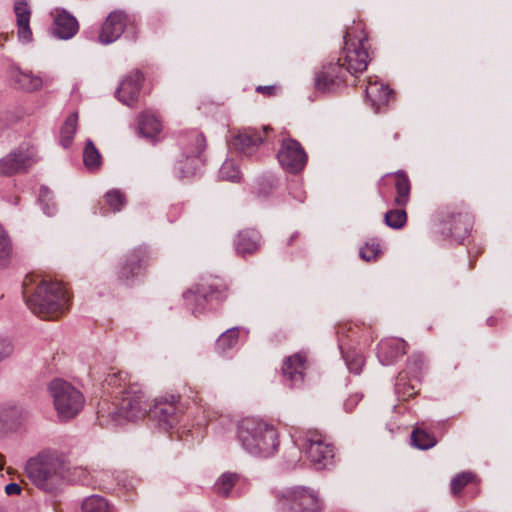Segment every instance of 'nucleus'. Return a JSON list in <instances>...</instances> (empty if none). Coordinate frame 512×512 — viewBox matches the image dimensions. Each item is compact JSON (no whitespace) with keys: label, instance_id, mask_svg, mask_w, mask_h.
Returning <instances> with one entry per match:
<instances>
[{"label":"nucleus","instance_id":"1","mask_svg":"<svg viewBox=\"0 0 512 512\" xmlns=\"http://www.w3.org/2000/svg\"><path fill=\"white\" fill-rule=\"evenodd\" d=\"M360 35L354 36L352 29L344 35V56L337 62L323 65L315 72V93L325 95L335 93L346 83L347 74L357 75L366 70L369 54L367 51L368 38L364 30L359 28Z\"/></svg>","mask_w":512,"mask_h":512},{"label":"nucleus","instance_id":"2","mask_svg":"<svg viewBox=\"0 0 512 512\" xmlns=\"http://www.w3.org/2000/svg\"><path fill=\"white\" fill-rule=\"evenodd\" d=\"M237 438L243 449L255 457H271L279 447L276 428L255 417H248L239 422Z\"/></svg>","mask_w":512,"mask_h":512},{"label":"nucleus","instance_id":"3","mask_svg":"<svg viewBox=\"0 0 512 512\" xmlns=\"http://www.w3.org/2000/svg\"><path fill=\"white\" fill-rule=\"evenodd\" d=\"M23 294L29 309L42 318H57L69 307L68 292L57 281H42L31 295L25 287Z\"/></svg>","mask_w":512,"mask_h":512},{"label":"nucleus","instance_id":"4","mask_svg":"<svg viewBox=\"0 0 512 512\" xmlns=\"http://www.w3.org/2000/svg\"><path fill=\"white\" fill-rule=\"evenodd\" d=\"M229 283L219 277L209 278L183 293L186 304L194 315L220 306L229 295Z\"/></svg>","mask_w":512,"mask_h":512},{"label":"nucleus","instance_id":"5","mask_svg":"<svg viewBox=\"0 0 512 512\" xmlns=\"http://www.w3.org/2000/svg\"><path fill=\"white\" fill-rule=\"evenodd\" d=\"M26 473L33 483L45 490H50L60 480L67 477L68 464L56 453H41L31 458L26 464Z\"/></svg>","mask_w":512,"mask_h":512},{"label":"nucleus","instance_id":"6","mask_svg":"<svg viewBox=\"0 0 512 512\" xmlns=\"http://www.w3.org/2000/svg\"><path fill=\"white\" fill-rule=\"evenodd\" d=\"M59 420L68 421L77 416L84 407V395L71 383L63 379H53L48 385Z\"/></svg>","mask_w":512,"mask_h":512},{"label":"nucleus","instance_id":"7","mask_svg":"<svg viewBox=\"0 0 512 512\" xmlns=\"http://www.w3.org/2000/svg\"><path fill=\"white\" fill-rule=\"evenodd\" d=\"M121 399L117 407L108 411V417L115 424L123 420L136 421L148 414L150 407L143 387L138 383L129 384L127 389L121 391Z\"/></svg>","mask_w":512,"mask_h":512},{"label":"nucleus","instance_id":"8","mask_svg":"<svg viewBox=\"0 0 512 512\" xmlns=\"http://www.w3.org/2000/svg\"><path fill=\"white\" fill-rule=\"evenodd\" d=\"M183 153L175 163V175L180 178H188L196 174L203 166L204 161L201 153L206 147V140L203 134L197 131H191L181 142Z\"/></svg>","mask_w":512,"mask_h":512},{"label":"nucleus","instance_id":"9","mask_svg":"<svg viewBox=\"0 0 512 512\" xmlns=\"http://www.w3.org/2000/svg\"><path fill=\"white\" fill-rule=\"evenodd\" d=\"M279 512H322L317 493L306 487H293L278 497Z\"/></svg>","mask_w":512,"mask_h":512},{"label":"nucleus","instance_id":"10","mask_svg":"<svg viewBox=\"0 0 512 512\" xmlns=\"http://www.w3.org/2000/svg\"><path fill=\"white\" fill-rule=\"evenodd\" d=\"M295 443L305 450L316 469H325L333 464L334 447L318 432L308 431L303 437L295 440Z\"/></svg>","mask_w":512,"mask_h":512},{"label":"nucleus","instance_id":"11","mask_svg":"<svg viewBox=\"0 0 512 512\" xmlns=\"http://www.w3.org/2000/svg\"><path fill=\"white\" fill-rule=\"evenodd\" d=\"M180 396L169 395L155 399L154 404L148 409L149 417L156 422L159 428L167 431L175 427L183 413V407L179 402Z\"/></svg>","mask_w":512,"mask_h":512},{"label":"nucleus","instance_id":"12","mask_svg":"<svg viewBox=\"0 0 512 512\" xmlns=\"http://www.w3.org/2000/svg\"><path fill=\"white\" fill-rule=\"evenodd\" d=\"M472 228V216L464 209H448L442 213L440 232L445 237L460 244L468 236Z\"/></svg>","mask_w":512,"mask_h":512},{"label":"nucleus","instance_id":"13","mask_svg":"<svg viewBox=\"0 0 512 512\" xmlns=\"http://www.w3.org/2000/svg\"><path fill=\"white\" fill-rule=\"evenodd\" d=\"M37 151L32 146H21L0 159V175L11 176L26 172L38 161Z\"/></svg>","mask_w":512,"mask_h":512},{"label":"nucleus","instance_id":"14","mask_svg":"<svg viewBox=\"0 0 512 512\" xmlns=\"http://www.w3.org/2000/svg\"><path fill=\"white\" fill-rule=\"evenodd\" d=\"M281 167L291 174L301 172L307 163V154L295 139H284L277 153Z\"/></svg>","mask_w":512,"mask_h":512},{"label":"nucleus","instance_id":"15","mask_svg":"<svg viewBox=\"0 0 512 512\" xmlns=\"http://www.w3.org/2000/svg\"><path fill=\"white\" fill-rule=\"evenodd\" d=\"M267 129V127H263L261 131L251 127L241 129L231 137L230 147L243 156L252 157L264 143V134Z\"/></svg>","mask_w":512,"mask_h":512},{"label":"nucleus","instance_id":"16","mask_svg":"<svg viewBox=\"0 0 512 512\" xmlns=\"http://www.w3.org/2000/svg\"><path fill=\"white\" fill-rule=\"evenodd\" d=\"M307 369L308 361L304 353L287 357L282 365L283 383L290 388L302 387Z\"/></svg>","mask_w":512,"mask_h":512},{"label":"nucleus","instance_id":"17","mask_svg":"<svg viewBox=\"0 0 512 512\" xmlns=\"http://www.w3.org/2000/svg\"><path fill=\"white\" fill-rule=\"evenodd\" d=\"M148 258V251L145 247H138L132 250L125 258L119 268L117 279L119 282L129 285L137 277Z\"/></svg>","mask_w":512,"mask_h":512},{"label":"nucleus","instance_id":"18","mask_svg":"<svg viewBox=\"0 0 512 512\" xmlns=\"http://www.w3.org/2000/svg\"><path fill=\"white\" fill-rule=\"evenodd\" d=\"M128 21V15L124 11H112L102 24L98 36L99 42L103 45L115 42L123 34Z\"/></svg>","mask_w":512,"mask_h":512},{"label":"nucleus","instance_id":"19","mask_svg":"<svg viewBox=\"0 0 512 512\" xmlns=\"http://www.w3.org/2000/svg\"><path fill=\"white\" fill-rule=\"evenodd\" d=\"M144 75L141 71L136 70L129 74L116 90V97L125 105L131 106L140 94L141 85Z\"/></svg>","mask_w":512,"mask_h":512},{"label":"nucleus","instance_id":"20","mask_svg":"<svg viewBox=\"0 0 512 512\" xmlns=\"http://www.w3.org/2000/svg\"><path fill=\"white\" fill-rule=\"evenodd\" d=\"M406 347L403 339H384L378 344L377 357L382 365H391L406 353Z\"/></svg>","mask_w":512,"mask_h":512},{"label":"nucleus","instance_id":"21","mask_svg":"<svg viewBox=\"0 0 512 512\" xmlns=\"http://www.w3.org/2000/svg\"><path fill=\"white\" fill-rule=\"evenodd\" d=\"M14 13L16 15L17 36L20 42L29 43L32 41V30L30 28L31 9L27 0H15Z\"/></svg>","mask_w":512,"mask_h":512},{"label":"nucleus","instance_id":"22","mask_svg":"<svg viewBox=\"0 0 512 512\" xmlns=\"http://www.w3.org/2000/svg\"><path fill=\"white\" fill-rule=\"evenodd\" d=\"M79 30L77 19L66 10H57L54 17L53 35L62 40L71 39Z\"/></svg>","mask_w":512,"mask_h":512},{"label":"nucleus","instance_id":"23","mask_svg":"<svg viewBox=\"0 0 512 512\" xmlns=\"http://www.w3.org/2000/svg\"><path fill=\"white\" fill-rule=\"evenodd\" d=\"M261 235L257 230L245 229L238 233L235 248L238 255L246 256L259 251Z\"/></svg>","mask_w":512,"mask_h":512},{"label":"nucleus","instance_id":"24","mask_svg":"<svg viewBox=\"0 0 512 512\" xmlns=\"http://www.w3.org/2000/svg\"><path fill=\"white\" fill-rule=\"evenodd\" d=\"M162 124L159 118L151 111H144L138 116L139 136L154 142L161 132Z\"/></svg>","mask_w":512,"mask_h":512},{"label":"nucleus","instance_id":"25","mask_svg":"<svg viewBox=\"0 0 512 512\" xmlns=\"http://www.w3.org/2000/svg\"><path fill=\"white\" fill-rule=\"evenodd\" d=\"M10 78L18 89L28 92L36 91L44 84V80L40 76L24 72L17 67L11 68Z\"/></svg>","mask_w":512,"mask_h":512},{"label":"nucleus","instance_id":"26","mask_svg":"<svg viewBox=\"0 0 512 512\" xmlns=\"http://www.w3.org/2000/svg\"><path fill=\"white\" fill-rule=\"evenodd\" d=\"M392 95L393 91L384 83L369 82L366 87V97L376 110L387 105Z\"/></svg>","mask_w":512,"mask_h":512},{"label":"nucleus","instance_id":"27","mask_svg":"<svg viewBox=\"0 0 512 512\" xmlns=\"http://www.w3.org/2000/svg\"><path fill=\"white\" fill-rule=\"evenodd\" d=\"M396 182V197L394 199V203L396 206L404 207L409 202V195L411 190V185L408 176L404 171H397L395 173Z\"/></svg>","mask_w":512,"mask_h":512},{"label":"nucleus","instance_id":"28","mask_svg":"<svg viewBox=\"0 0 512 512\" xmlns=\"http://www.w3.org/2000/svg\"><path fill=\"white\" fill-rule=\"evenodd\" d=\"M29 411L22 406H10L2 411L0 420L3 419L13 428H19L29 419Z\"/></svg>","mask_w":512,"mask_h":512},{"label":"nucleus","instance_id":"29","mask_svg":"<svg viewBox=\"0 0 512 512\" xmlns=\"http://www.w3.org/2000/svg\"><path fill=\"white\" fill-rule=\"evenodd\" d=\"M240 329V327H232L224 331L216 341V351L223 354L232 349L238 343Z\"/></svg>","mask_w":512,"mask_h":512},{"label":"nucleus","instance_id":"30","mask_svg":"<svg viewBox=\"0 0 512 512\" xmlns=\"http://www.w3.org/2000/svg\"><path fill=\"white\" fill-rule=\"evenodd\" d=\"M340 349L348 370L356 375L360 374L365 363L362 353L355 349L344 350L341 345Z\"/></svg>","mask_w":512,"mask_h":512},{"label":"nucleus","instance_id":"31","mask_svg":"<svg viewBox=\"0 0 512 512\" xmlns=\"http://www.w3.org/2000/svg\"><path fill=\"white\" fill-rule=\"evenodd\" d=\"M78 115L77 113L70 114L60 130V142L64 148L70 147L77 129Z\"/></svg>","mask_w":512,"mask_h":512},{"label":"nucleus","instance_id":"32","mask_svg":"<svg viewBox=\"0 0 512 512\" xmlns=\"http://www.w3.org/2000/svg\"><path fill=\"white\" fill-rule=\"evenodd\" d=\"M83 163L86 166V168L90 171H95L99 169L101 165V155L98 149L95 147L93 141L90 139L86 141L84 147Z\"/></svg>","mask_w":512,"mask_h":512},{"label":"nucleus","instance_id":"33","mask_svg":"<svg viewBox=\"0 0 512 512\" xmlns=\"http://www.w3.org/2000/svg\"><path fill=\"white\" fill-rule=\"evenodd\" d=\"M107 387L112 389L113 393L121 394V391L127 389L130 382V377L123 371L113 372L108 374L104 381Z\"/></svg>","mask_w":512,"mask_h":512},{"label":"nucleus","instance_id":"34","mask_svg":"<svg viewBox=\"0 0 512 512\" xmlns=\"http://www.w3.org/2000/svg\"><path fill=\"white\" fill-rule=\"evenodd\" d=\"M238 480L239 475L236 473H223L214 484V490L217 494L224 497H228L230 495L232 488L236 485Z\"/></svg>","mask_w":512,"mask_h":512},{"label":"nucleus","instance_id":"35","mask_svg":"<svg viewBox=\"0 0 512 512\" xmlns=\"http://www.w3.org/2000/svg\"><path fill=\"white\" fill-rule=\"evenodd\" d=\"M104 202L109 209L114 212H120L127 204L126 195L120 189H111L104 196Z\"/></svg>","mask_w":512,"mask_h":512},{"label":"nucleus","instance_id":"36","mask_svg":"<svg viewBox=\"0 0 512 512\" xmlns=\"http://www.w3.org/2000/svg\"><path fill=\"white\" fill-rule=\"evenodd\" d=\"M38 202L45 215L51 217L57 212V206L54 202L52 191L47 186H41L39 190Z\"/></svg>","mask_w":512,"mask_h":512},{"label":"nucleus","instance_id":"37","mask_svg":"<svg viewBox=\"0 0 512 512\" xmlns=\"http://www.w3.org/2000/svg\"><path fill=\"white\" fill-rule=\"evenodd\" d=\"M411 441L413 446L420 450L430 449L434 447L437 442L436 438L432 434L419 428L413 430L411 434Z\"/></svg>","mask_w":512,"mask_h":512},{"label":"nucleus","instance_id":"38","mask_svg":"<svg viewBox=\"0 0 512 512\" xmlns=\"http://www.w3.org/2000/svg\"><path fill=\"white\" fill-rule=\"evenodd\" d=\"M83 512H112L108 502L101 496L92 495L82 502Z\"/></svg>","mask_w":512,"mask_h":512},{"label":"nucleus","instance_id":"39","mask_svg":"<svg viewBox=\"0 0 512 512\" xmlns=\"http://www.w3.org/2000/svg\"><path fill=\"white\" fill-rule=\"evenodd\" d=\"M384 221L392 229H401L407 222V213L404 209H391L385 213Z\"/></svg>","mask_w":512,"mask_h":512},{"label":"nucleus","instance_id":"40","mask_svg":"<svg viewBox=\"0 0 512 512\" xmlns=\"http://www.w3.org/2000/svg\"><path fill=\"white\" fill-rule=\"evenodd\" d=\"M425 367L424 356L420 353L412 354L407 360V369L415 380L419 381Z\"/></svg>","mask_w":512,"mask_h":512},{"label":"nucleus","instance_id":"41","mask_svg":"<svg viewBox=\"0 0 512 512\" xmlns=\"http://www.w3.org/2000/svg\"><path fill=\"white\" fill-rule=\"evenodd\" d=\"M219 178L228 181H238L240 179V171L233 160H226L219 169Z\"/></svg>","mask_w":512,"mask_h":512},{"label":"nucleus","instance_id":"42","mask_svg":"<svg viewBox=\"0 0 512 512\" xmlns=\"http://www.w3.org/2000/svg\"><path fill=\"white\" fill-rule=\"evenodd\" d=\"M11 252L12 247L10 239L4 228L0 225V267L7 265Z\"/></svg>","mask_w":512,"mask_h":512},{"label":"nucleus","instance_id":"43","mask_svg":"<svg viewBox=\"0 0 512 512\" xmlns=\"http://www.w3.org/2000/svg\"><path fill=\"white\" fill-rule=\"evenodd\" d=\"M473 474L471 472H463L458 475H456L451 480V491L454 495L459 494L462 489L472 481Z\"/></svg>","mask_w":512,"mask_h":512},{"label":"nucleus","instance_id":"44","mask_svg":"<svg viewBox=\"0 0 512 512\" xmlns=\"http://www.w3.org/2000/svg\"><path fill=\"white\" fill-rule=\"evenodd\" d=\"M379 253V244L374 241L367 242L359 251L360 257L367 262L375 260Z\"/></svg>","mask_w":512,"mask_h":512},{"label":"nucleus","instance_id":"45","mask_svg":"<svg viewBox=\"0 0 512 512\" xmlns=\"http://www.w3.org/2000/svg\"><path fill=\"white\" fill-rule=\"evenodd\" d=\"M404 377L402 374L399 375L397 378L395 389L398 394H402L403 398H409L413 397L418 393V390L416 389V386L414 384H409L406 386V383L404 381Z\"/></svg>","mask_w":512,"mask_h":512},{"label":"nucleus","instance_id":"46","mask_svg":"<svg viewBox=\"0 0 512 512\" xmlns=\"http://www.w3.org/2000/svg\"><path fill=\"white\" fill-rule=\"evenodd\" d=\"M15 351V346L13 341L6 337L0 335V363L9 359Z\"/></svg>","mask_w":512,"mask_h":512},{"label":"nucleus","instance_id":"47","mask_svg":"<svg viewBox=\"0 0 512 512\" xmlns=\"http://www.w3.org/2000/svg\"><path fill=\"white\" fill-rule=\"evenodd\" d=\"M362 396L358 393L349 396L344 402V408L347 412H351L354 407L359 403Z\"/></svg>","mask_w":512,"mask_h":512},{"label":"nucleus","instance_id":"48","mask_svg":"<svg viewBox=\"0 0 512 512\" xmlns=\"http://www.w3.org/2000/svg\"><path fill=\"white\" fill-rule=\"evenodd\" d=\"M278 90V87L275 85H269V86H257L256 92L266 95V96H273L276 94Z\"/></svg>","mask_w":512,"mask_h":512},{"label":"nucleus","instance_id":"49","mask_svg":"<svg viewBox=\"0 0 512 512\" xmlns=\"http://www.w3.org/2000/svg\"><path fill=\"white\" fill-rule=\"evenodd\" d=\"M5 492L7 495H18L21 493V487L17 483H9L5 486Z\"/></svg>","mask_w":512,"mask_h":512},{"label":"nucleus","instance_id":"50","mask_svg":"<svg viewBox=\"0 0 512 512\" xmlns=\"http://www.w3.org/2000/svg\"><path fill=\"white\" fill-rule=\"evenodd\" d=\"M496 323H497V318H496V317H494V316H491V317H489V318L487 319V324H488L489 326H494V325H496Z\"/></svg>","mask_w":512,"mask_h":512},{"label":"nucleus","instance_id":"51","mask_svg":"<svg viewBox=\"0 0 512 512\" xmlns=\"http://www.w3.org/2000/svg\"><path fill=\"white\" fill-rule=\"evenodd\" d=\"M298 235V232L293 233L288 240V245H291L294 242V240L298 237Z\"/></svg>","mask_w":512,"mask_h":512},{"label":"nucleus","instance_id":"52","mask_svg":"<svg viewBox=\"0 0 512 512\" xmlns=\"http://www.w3.org/2000/svg\"><path fill=\"white\" fill-rule=\"evenodd\" d=\"M4 467V460H3V457L0 455V471L3 469Z\"/></svg>","mask_w":512,"mask_h":512},{"label":"nucleus","instance_id":"53","mask_svg":"<svg viewBox=\"0 0 512 512\" xmlns=\"http://www.w3.org/2000/svg\"><path fill=\"white\" fill-rule=\"evenodd\" d=\"M106 212H107V211H106V210H104V208H101V212H100L101 214L105 215V214H106Z\"/></svg>","mask_w":512,"mask_h":512},{"label":"nucleus","instance_id":"54","mask_svg":"<svg viewBox=\"0 0 512 512\" xmlns=\"http://www.w3.org/2000/svg\"><path fill=\"white\" fill-rule=\"evenodd\" d=\"M76 471H79V472H84V470L82 468H75Z\"/></svg>","mask_w":512,"mask_h":512},{"label":"nucleus","instance_id":"55","mask_svg":"<svg viewBox=\"0 0 512 512\" xmlns=\"http://www.w3.org/2000/svg\"><path fill=\"white\" fill-rule=\"evenodd\" d=\"M0 512H8L5 508L0 507Z\"/></svg>","mask_w":512,"mask_h":512},{"label":"nucleus","instance_id":"56","mask_svg":"<svg viewBox=\"0 0 512 512\" xmlns=\"http://www.w3.org/2000/svg\"><path fill=\"white\" fill-rule=\"evenodd\" d=\"M100 417H104L103 411H99Z\"/></svg>","mask_w":512,"mask_h":512},{"label":"nucleus","instance_id":"57","mask_svg":"<svg viewBox=\"0 0 512 512\" xmlns=\"http://www.w3.org/2000/svg\"><path fill=\"white\" fill-rule=\"evenodd\" d=\"M7 124L0 125V129L4 128Z\"/></svg>","mask_w":512,"mask_h":512}]
</instances>
